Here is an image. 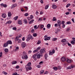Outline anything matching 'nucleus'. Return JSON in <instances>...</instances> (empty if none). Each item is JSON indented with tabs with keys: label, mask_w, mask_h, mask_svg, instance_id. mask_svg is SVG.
<instances>
[{
	"label": "nucleus",
	"mask_w": 75,
	"mask_h": 75,
	"mask_svg": "<svg viewBox=\"0 0 75 75\" xmlns=\"http://www.w3.org/2000/svg\"><path fill=\"white\" fill-rule=\"evenodd\" d=\"M23 56L22 57V59H28V56L27 55V53L25 52H23Z\"/></svg>",
	"instance_id": "nucleus-1"
},
{
	"label": "nucleus",
	"mask_w": 75,
	"mask_h": 75,
	"mask_svg": "<svg viewBox=\"0 0 75 75\" xmlns=\"http://www.w3.org/2000/svg\"><path fill=\"white\" fill-rule=\"evenodd\" d=\"M33 39H34L33 37V36H32L31 35H28V37L26 39V41H28L30 40V39L31 40H33Z\"/></svg>",
	"instance_id": "nucleus-2"
},
{
	"label": "nucleus",
	"mask_w": 75,
	"mask_h": 75,
	"mask_svg": "<svg viewBox=\"0 0 75 75\" xmlns=\"http://www.w3.org/2000/svg\"><path fill=\"white\" fill-rule=\"evenodd\" d=\"M21 45L22 48H24L26 47V44L25 42H22Z\"/></svg>",
	"instance_id": "nucleus-3"
},
{
	"label": "nucleus",
	"mask_w": 75,
	"mask_h": 75,
	"mask_svg": "<svg viewBox=\"0 0 75 75\" xmlns=\"http://www.w3.org/2000/svg\"><path fill=\"white\" fill-rule=\"evenodd\" d=\"M45 52V49H41L40 51V54H44Z\"/></svg>",
	"instance_id": "nucleus-4"
},
{
	"label": "nucleus",
	"mask_w": 75,
	"mask_h": 75,
	"mask_svg": "<svg viewBox=\"0 0 75 75\" xmlns=\"http://www.w3.org/2000/svg\"><path fill=\"white\" fill-rule=\"evenodd\" d=\"M66 61L68 63H71V60L70 59H69L68 58L66 59Z\"/></svg>",
	"instance_id": "nucleus-5"
},
{
	"label": "nucleus",
	"mask_w": 75,
	"mask_h": 75,
	"mask_svg": "<svg viewBox=\"0 0 75 75\" xmlns=\"http://www.w3.org/2000/svg\"><path fill=\"white\" fill-rule=\"evenodd\" d=\"M32 68L30 67H26V69L27 71H28V70H31Z\"/></svg>",
	"instance_id": "nucleus-6"
},
{
	"label": "nucleus",
	"mask_w": 75,
	"mask_h": 75,
	"mask_svg": "<svg viewBox=\"0 0 75 75\" xmlns=\"http://www.w3.org/2000/svg\"><path fill=\"white\" fill-rule=\"evenodd\" d=\"M36 54H35L33 55V58L34 59L35 61H36L37 60V58H36Z\"/></svg>",
	"instance_id": "nucleus-7"
},
{
	"label": "nucleus",
	"mask_w": 75,
	"mask_h": 75,
	"mask_svg": "<svg viewBox=\"0 0 75 75\" xmlns=\"http://www.w3.org/2000/svg\"><path fill=\"white\" fill-rule=\"evenodd\" d=\"M19 49V47H17L13 51H14V52H16V51H17Z\"/></svg>",
	"instance_id": "nucleus-8"
},
{
	"label": "nucleus",
	"mask_w": 75,
	"mask_h": 75,
	"mask_svg": "<svg viewBox=\"0 0 75 75\" xmlns=\"http://www.w3.org/2000/svg\"><path fill=\"white\" fill-rule=\"evenodd\" d=\"M61 59L62 61H63V62H64L66 61V59H65V58L64 57H62Z\"/></svg>",
	"instance_id": "nucleus-9"
},
{
	"label": "nucleus",
	"mask_w": 75,
	"mask_h": 75,
	"mask_svg": "<svg viewBox=\"0 0 75 75\" xmlns=\"http://www.w3.org/2000/svg\"><path fill=\"white\" fill-rule=\"evenodd\" d=\"M48 57V54H47V53H45V59H47V57Z\"/></svg>",
	"instance_id": "nucleus-10"
},
{
	"label": "nucleus",
	"mask_w": 75,
	"mask_h": 75,
	"mask_svg": "<svg viewBox=\"0 0 75 75\" xmlns=\"http://www.w3.org/2000/svg\"><path fill=\"white\" fill-rule=\"evenodd\" d=\"M1 5L2 6H3V7H7V5L5 4H1Z\"/></svg>",
	"instance_id": "nucleus-11"
},
{
	"label": "nucleus",
	"mask_w": 75,
	"mask_h": 75,
	"mask_svg": "<svg viewBox=\"0 0 75 75\" xmlns=\"http://www.w3.org/2000/svg\"><path fill=\"white\" fill-rule=\"evenodd\" d=\"M8 44H12V42L10 40H8L7 41Z\"/></svg>",
	"instance_id": "nucleus-12"
},
{
	"label": "nucleus",
	"mask_w": 75,
	"mask_h": 75,
	"mask_svg": "<svg viewBox=\"0 0 75 75\" xmlns=\"http://www.w3.org/2000/svg\"><path fill=\"white\" fill-rule=\"evenodd\" d=\"M8 44V43L7 42L4 44V47H6L7 46Z\"/></svg>",
	"instance_id": "nucleus-13"
},
{
	"label": "nucleus",
	"mask_w": 75,
	"mask_h": 75,
	"mask_svg": "<svg viewBox=\"0 0 75 75\" xmlns=\"http://www.w3.org/2000/svg\"><path fill=\"white\" fill-rule=\"evenodd\" d=\"M37 58H40L41 57V54H36Z\"/></svg>",
	"instance_id": "nucleus-14"
},
{
	"label": "nucleus",
	"mask_w": 75,
	"mask_h": 75,
	"mask_svg": "<svg viewBox=\"0 0 75 75\" xmlns=\"http://www.w3.org/2000/svg\"><path fill=\"white\" fill-rule=\"evenodd\" d=\"M17 62L16 61H13L12 62V64H17Z\"/></svg>",
	"instance_id": "nucleus-15"
},
{
	"label": "nucleus",
	"mask_w": 75,
	"mask_h": 75,
	"mask_svg": "<svg viewBox=\"0 0 75 75\" xmlns=\"http://www.w3.org/2000/svg\"><path fill=\"white\" fill-rule=\"evenodd\" d=\"M8 17H10V16H11V12H9L8 13Z\"/></svg>",
	"instance_id": "nucleus-16"
},
{
	"label": "nucleus",
	"mask_w": 75,
	"mask_h": 75,
	"mask_svg": "<svg viewBox=\"0 0 75 75\" xmlns=\"http://www.w3.org/2000/svg\"><path fill=\"white\" fill-rule=\"evenodd\" d=\"M57 6L55 5H53L52 6V8H54V9H55V8H57Z\"/></svg>",
	"instance_id": "nucleus-17"
},
{
	"label": "nucleus",
	"mask_w": 75,
	"mask_h": 75,
	"mask_svg": "<svg viewBox=\"0 0 75 75\" xmlns=\"http://www.w3.org/2000/svg\"><path fill=\"white\" fill-rule=\"evenodd\" d=\"M34 19L30 21L29 22V24H32V23L34 22Z\"/></svg>",
	"instance_id": "nucleus-18"
},
{
	"label": "nucleus",
	"mask_w": 75,
	"mask_h": 75,
	"mask_svg": "<svg viewBox=\"0 0 75 75\" xmlns=\"http://www.w3.org/2000/svg\"><path fill=\"white\" fill-rule=\"evenodd\" d=\"M47 28H50V27H51V25L50 24H49L47 25Z\"/></svg>",
	"instance_id": "nucleus-19"
},
{
	"label": "nucleus",
	"mask_w": 75,
	"mask_h": 75,
	"mask_svg": "<svg viewBox=\"0 0 75 75\" xmlns=\"http://www.w3.org/2000/svg\"><path fill=\"white\" fill-rule=\"evenodd\" d=\"M67 40H66V39H64L62 40L61 42H64V43Z\"/></svg>",
	"instance_id": "nucleus-20"
},
{
	"label": "nucleus",
	"mask_w": 75,
	"mask_h": 75,
	"mask_svg": "<svg viewBox=\"0 0 75 75\" xmlns=\"http://www.w3.org/2000/svg\"><path fill=\"white\" fill-rule=\"evenodd\" d=\"M2 16L3 18H6V14L5 13H4L2 15Z\"/></svg>",
	"instance_id": "nucleus-21"
},
{
	"label": "nucleus",
	"mask_w": 75,
	"mask_h": 75,
	"mask_svg": "<svg viewBox=\"0 0 75 75\" xmlns=\"http://www.w3.org/2000/svg\"><path fill=\"white\" fill-rule=\"evenodd\" d=\"M53 69L54 71H57L58 70V68L56 67H54Z\"/></svg>",
	"instance_id": "nucleus-22"
},
{
	"label": "nucleus",
	"mask_w": 75,
	"mask_h": 75,
	"mask_svg": "<svg viewBox=\"0 0 75 75\" xmlns=\"http://www.w3.org/2000/svg\"><path fill=\"white\" fill-rule=\"evenodd\" d=\"M18 38H19V37L18 36H16L15 38V41H18Z\"/></svg>",
	"instance_id": "nucleus-23"
},
{
	"label": "nucleus",
	"mask_w": 75,
	"mask_h": 75,
	"mask_svg": "<svg viewBox=\"0 0 75 75\" xmlns=\"http://www.w3.org/2000/svg\"><path fill=\"white\" fill-rule=\"evenodd\" d=\"M31 65V63L30 62H29L27 64V66L28 67H30Z\"/></svg>",
	"instance_id": "nucleus-24"
},
{
	"label": "nucleus",
	"mask_w": 75,
	"mask_h": 75,
	"mask_svg": "<svg viewBox=\"0 0 75 75\" xmlns=\"http://www.w3.org/2000/svg\"><path fill=\"white\" fill-rule=\"evenodd\" d=\"M71 68H72L71 67V66H70L67 68V69H71Z\"/></svg>",
	"instance_id": "nucleus-25"
},
{
	"label": "nucleus",
	"mask_w": 75,
	"mask_h": 75,
	"mask_svg": "<svg viewBox=\"0 0 75 75\" xmlns=\"http://www.w3.org/2000/svg\"><path fill=\"white\" fill-rule=\"evenodd\" d=\"M60 31V30L59 29H57V31L55 32L56 34H57L58 32H59Z\"/></svg>",
	"instance_id": "nucleus-26"
},
{
	"label": "nucleus",
	"mask_w": 75,
	"mask_h": 75,
	"mask_svg": "<svg viewBox=\"0 0 75 75\" xmlns=\"http://www.w3.org/2000/svg\"><path fill=\"white\" fill-rule=\"evenodd\" d=\"M23 21L25 24H27V21L26 19H25Z\"/></svg>",
	"instance_id": "nucleus-27"
},
{
	"label": "nucleus",
	"mask_w": 75,
	"mask_h": 75,
	"mask_svg": "<svg viewBox=\"0 0 75 75\" xmlns=\"http://www.w3.org/2000/svg\"><path fill=\"white\" fill-rule=\"evenodd\" d=\"M48 7H49V5H47L46 6L45 8V9L47 10V9H48Z\"/></svg>",
	"instance_id": "nucleus-28"
},
{
	"label": "nucleus",
	"mask_w": 75,
	"mask_h": 75,
	"mask_svg": "<svg viewBox=\"0 0 75 75\" xmlns=\"http://www.w3.org/2000/svg\"><path fill=\"white\" fill-rule=\"evenodd\" d=\"M70 31V28H67L66 31L67 32H69Z\"/></svg>",
	"instance_id": "nucleus-29"
},
{
	"label": "nucleus",
	"mask_w": 75,
	"mask_h": 75,
	"mask_svg": "<svg viewBox=\"0 0 75 75\" xmlns=\"http://www.w3.org/2000/svg\"><path fill=\"white\" fill-rule=\"evenodd\" d=\"M50 55H53V53H52V52L50 51H49V54Z\"/></svg>",
	"instance_id": "nucleus-30"
},
{
	"label": "nucleus",
	"mask_w": 75,
	"mask_h": 75,
	"mask_svg": "<svg viewBox=\"0 0 75 75\" xmlns=\"http://www.w3.org/2000/svg\"><path fill=\"white\" fill-rule=\"evenodd\" d=\"M12 22L11 21H8L6 23L8 24H11V23Z\"/></svg>",
	"instance_id": "nucleus-31"
},
{
	"label": "nucleus",
	"mask_w": 75,
	"mask_h": 75,
	"mask_svg": "<svg viewBox=\"0 0 75 75\" xmlns=\"http://www.w3.org/2000/svg\"><path fill=\"white\" fill-rule=\"evenodd\" d=\"M33 36L34 37H36L37 36V35L36 33H35L33 34Z\"/></svg>",
	"instance_id": "nucleus-32"
},
{
	"label": "nucleus",
	"mask_w": 75,
	"mask_h": 75,
	"mask_svg": "<svg viewBox=\"0 0 75 75\" xmlns=\"http://www.w3.org/2000/svg\"><path fill=\"white\" fill-rule=\"evenodd\" d=\"M57 40V38H54L52 39V41H55Z\"/></svg>",
	"instance_id": "nucleus-33"
},
{
	"label": "nucleus",
	"mask_w": 75,
	"mask_h": 75,
	"mask_svg": "<svg viewBox=\"0 0 75 75\" xmlns=\"http://www.w3.org/2000/svg\"><path fill=\"white\" fill-rule=\"evenodd\" d=\"M18 16H17L15 17L14 18V20H17V19H18Z\"/></svg>",
	"instance_id": "nucleus-34"
},
{
	"label": "nucleus",
	"mask_w": 75,
	"mask_h": 75,
	"mask_svg": "<svg viewBox=\"0 0 75 75\" xmlns=\"http://www.w3.org/2000/svg\"><path fill=\"white\" fill-rule=\"evenodd\" d=\"M71 6V4H68L66 5V7L67 8L68 7H69V6Z\"/></svg>",
	"instance_id": "nucleus-35"
},
{
	"label": "nucleus",
	"mask_w": 75,
	"mask_h": 75,
	"mask_svg": "<svg viewBox=\"0 0 75 75\" xmlns=\"http://www.w3.org/2000/svg\"><path fill=\"white\" fill-rule=\"evenodd\" d=\"M4 51L5 52H7L8 51V49H5L4 50Z\"/></svg>",
	"instance_id": "nucleus-36"
},
{
	"label": "nucleus",
	"mask_w": 75,
	"mask_h": 75,
	"mask_svg": "<svg viewBox=\"0 0 75 75\" xmlns=\"http://www.w3.org/2000/svg\"><path fill=\"white\" fill-rule=\"evenodd\" d=\"M67 43H68V41L66 40L64 43H63V45H66Z\"/></svg>",
	"instance_id": "nucleus-37"
},
{
	"label": "nucleus",
	"mask_w": 75,
	"mask_h": 75,
	"mask_svg": "<svg viewBox=\"0 0 75 75\" xmlns=\"http://www.w3.org/2000/svg\"><path fill=\"white\" fill-rule=\"evenodd\" d=\"M19 25H21L22 24V21L21 20L19 21Z\"/></svg>",
	"instance_id": "nucleus-38"
},
{
	"label": "nucleus",
	"mask_w": 75,
	"mask_h": 75,
	"mask_svg": "<svg viewBox=\"0 0 75 75\" xmlns=\"http://www.w3.org/2000/svg\"><path fill=\"white\" fill-rule=\"evenodd\" d=\"M44 28V25H41L40 26V28Z\"/></svg>",
	"instance_id": "nucleus-39"
},
{
	"label": "nucleus",
	"mask_w": 75,
	"mask_h": 75,
	"mask_svg": "<svg viewBox=\"0 0 75 75\" xmlns=\"http://www.w3.org/2000/svg\"><path fill=\"white\" fill-rule=\"evenodd\" d=\"M57 19H56V18L55 17H54L53 18V19H52V21H56Z\"/></svg>",
	"instance_id": "nucleus-40"
},
{
	"label": "nucleus",
	"mask_w": 75,
	"mask_h": 75,
	"mask_svg": "<svg viewBox=\"0 0 75 75\" xmlns=\"http://www.w3.org/2000/svg\"><path fill=\"white\" fill-rule=\"evenodd\" d=\"M13 30H15V31H16V30H17V28H16V27H13V28H12Z\"/></svg>",
	"instance_id": "nucleus-41"
},
{
	"label": "nucleus",
	"mask_w": 75,
	"mask_h": 75,
	"mask_svg": "<svg viewBox=\"0 0 75 75\" xmlns=\"http://www.w3.org/2000/svg\"><path fill=\"white\" fill-rule=\"evenodd\" d=\"M66 24H71V23L70 22L68 21L66 23Z\"/></svg>",
	"instance_id": "nucleus-42"
},
{
	"label": "nucleus",
	"mask_w": 75,
	"mask_h": 75,
	"mask_svg": "<svg viewBox=\"0 0 75 75\" xmlns=\"http://www.w3.org/2000/svg\"><path fill=\"white\" fill-rule=\"evenodd\" d=\"M71 68H75V66L74 65L71 64Z\"/></svg>",
	"instance_id": "nucleus-43"
},
{
	"label": "nucleus",
	"mask_w": 75,
	"mask_h": 75,
	"mask_svg": "<svg viewBox=\"0 0 75 75\" xmlns=\"http://www.w3.org/2000/svg\"><path fill=\"white\" fill-rule=\"evenodd\" d=\"M44 70H41L40 73V74H42L44 73Z\"/></svg>",
	"instance_id": "nucleus-44"
},
{
	"label": "nucleus",
	"mask_w": 75,
	"mask_h": 75,
	"mask_svg": "<svg viewBox=\"0 0 75 75\" xmlns=\"http://www.w3.org/2000/svg\"><path fill=\"white\" fill-rule=\"evenodd\" d=\"M41 43V41L40 40H39L38 41V42H37V44L38 45L39 44H40Z\"/></svg>",
	"instance_id": "nucleus-45"
},
{
	"label": "nucleus",
	"mask_w": 75,
	"mask_h": 75,
	"mask_svg": "<svg viewBox=\"0 0 75 75\" xmlns=\"http://www.w3.org/2000/svg\"><path fill=\"white\" fill-rule=\"evenodd\" d=\"M3 74H4V75H7V72H5L4 71L2 72Z\"/></svg>",
	"instance_id": "nucleus-46"
},
{
	"label": "nucleus",
	"mask_w": 75,
	"mask_h": 75,
	"mask_svg": "<svg viewBox=\"0 0 75 75\" xmlns=\"http://www.w3.org/2000/svg\"><path fill=\"white\" fill-rule=\"evenodd\" d=\"M26 17H27L28 16V13H25L24 15Z\"/></svg>",
	"instance_id": "nucleus-47"
},
{
	"label": "nucleus",
	"mask_w": 75,
	"mask_h": 75,
	"mask_svg": "<svg viewBox=\"0 0 75 75\" xmlns=\"http://www.w3.org/2000/svg\"><path fill=\"white\" fill-rule=\"evenodd\" d=\"M30 19H33L34 18V17L32 15H31L30 16Z\"/></svg>",
	"instance_id": "nucleus-48"
},
{
	"label": "nucleus",
	"mask_w": 75,
	"mask_h": 75,
	"mask_svg": "<svg viewBox=\"0 0 75 75\" xmlns=\"http://www.w3.org/2000/svg\"><path fill=\"white\" fill-rule=\"evenodd\" d=\"M71 44H75L74 41L73 40V41L71 42Z\"/></svg>",
	"instance_id": "nucleus-49"
},
{
	"label": "nucleus",
	"mask_w": 75,
	"mask_h": 75,
	"mask_svg": "<svg viewBox=\"0 0 75 75\" xmlns=\"http://www.w3.org/2000/svg\"><path fill=\"white\" fill-rule=\"evenodd\" d=\"M40 49H41V47H39L37 48V50H38V51L39 50H40Z\"/></svg>",
	"instance_id": "nucleus-50"
},
{
	"label": "nucleus",
	"mask_w": 75,
	"mask_h": 75,
	"mask_svg": "<svg viewBox=\"0 0 75 75\" xmlns=\"http://www.w3.org/2000/svg\"><path fill=\"white\" fill-rule=\"evenodd\" d=\"M31 32L33 33H34V30L33 29H32L31 31Z\"/></svg>",
	"instance_id": "nucleus-51"
},
{
	"label": "nucleus",
	"mask_w": 75,
	"mask_h": 75,
	"mask_svg": "<svg viewBox=\"0 0 75 75\" xmlns=\"http://www.w3.org/2000/svg\"><path fill=\"white\" fill-rule=\"evenodd\" d=\"M52 52L53 54H54V53H55V51L54 49H53Z\"/></svg>",
	"instance_id": "nucleus-52"
},
{
	"label": "nucleus",
	"mask_w": 75,
	"mask_h": 75,
	"mask_svg": "<svg viewBox=\"0 0 75 75\" xmlns=\"http://www.w3.org/2000/svg\"><path fill=\"white\" fill-rule=\"evenodd\" d=\"M2 55L3 54L2 53V52H1L0 53V57H1Z\"/></svg>",
	"instance_id": "nucleus-53"
},
{
	"label": "nucleus",
	"mask_w": 75,
	"mask_h": 75,
	"mask_svg": "<svg viewBox=\"0 0 75 75\" xmlns=\"http://www.w3.org/2000/svg\"><path fill=\"white\" fill-rule=\"evenodd\" d=\"M13 75H19V74H18L17 73H15L14 74H13Z\"/></svg>",
	"instance_id": "nucleus-54"
},
{
	"label": "nucleus",
	"mask_w": 75,
	"mask_h": 75,
	"mask_svg": "<svg viewBox=\"0 0 75 75\" xmlns=\"http://www.w3.org/2000/svg\"><path fill=\"white\" fill-rule=\"evenodd\" d=\"M27 18L28 19V20H29V21H30V20H31L30 18L29 17H28Z\"/></svg>",
	"instance_id": "nucleus-55"
},
{
	"label": "nucleus",
	"mask_w": 75,
	"mask_h": 75,
	"mask_svg": "<svg viewBox=\"0 0 75 75\" xmlns=\"http://www.w3.org/2000/svg\"><path fill=\"white\" fill-rule=\"evenodd\" d=\"M37 51H38V50H36L33 51V53H35V52H37Z\"/></svg>",
	"instance_id": "nucleus-56"
},
{
	"label": "nucleus",
	"mask_w": 75,
	"mask_h": 75,
	"mask_svg": "<svg viewBox=\"0 0 75 75\" xmlns=\"http://www.w3.org/2000/svg\"><path fill=\"white\" fill-rule=\"evenodd\" d=\"M57 23L58 24H59V23H61V21L59 20H58L57 21Z\"/></svg>",
	"instance_id": "nucleus-57"
},
{
	"label": "nucleus",
	"mask_w": 75,
	"mask_h": 75,
	"mask_svg": "<svg viewBox=\"0 0 75 75\" xmlns=\"http://www.w3.org/2000/svg\"><path fill=\"white\" fill-rule=\"evenodd\" d=\"M65 24H63L62 26V28H65Z\"/></svg>",
	"instance_id": "nucleus-58"
},
{
	"label": "nucleus",
	"mask_w": 75,
	"mask_h": 75,
	"mask_svg": "<svg viewBox=\"0 0 75 75\" xmlns=\"http://www.w3.org/2000/svg\"><path fill=\"white\" fill-rule=\"evenodd\" d=\"M72 40H73V41H74V44H75V38H72Z\"/></svg>",
	"instance_id": "nucleus-59"
},
{
	"label": "nucleus",
	"mask_w": 75,
	"mask_h": 75,
	"mask_svg": "<svg viewBox=\"0 0 75 75\" xmlns=\"http://www.w3.org/2000/svg\"><path fill=\"white\" fill-rule=\"evenodd\" d=\"M65 14L66 15H68L69 14V12H67L65 13Z\"/></svg>",
	"instance_id": "nucleus-60"
},
{
	"label": "nucleus",
	"mask_w": 75,
	"mask_h": 75,
	"mask_svg": "<svg viewBox=\"0 0 75 75\" xmlns=\"http://www.w3.org/2000/svg\"><path fill=\"white\" fill-rule=\"evenodd\" d=\"M32 52V51H31L29 50L28 52V54H31V53Z\"/></svg>",
	"instance_id": "nucleus-61"
},
{
	"label": "nucleus",
	"mask_w": 75,
	"mask_h": 75,
	"mask_svg": "<svg viewBox=\"0 0 75 75\" xmlns=\"http://www.w3.org/2000/svg\"><path fill=\"white\" fill-rule=\"evenodd\" d=\"M47 40H50V39L51 38V37H47Z\"/></svg>",
	"instance_id": "nucleus-62"
},
{
	"label": "nucleus",
	"mask_w": 75,
	"mask_h": 75,
	"mask_svg": "<svg viewBox=\"0 0 75 75\" xmlns=\"http://www.w3.org/2000/svg\"><path fill=\"white\" fill-rule=\"evenodd\" d=\"M22 41H24L25 40V38L24 37H23L22 38Z\"/></svg>",
	"instance_id": "nucleus-63"
},
{
	"label": "nucleus",
	"mask_w": 75,
	"mask_h": 75,
	"mask_svg": "<svg viewBox=\"0 0 75 75\" xmlns=\"http://www.w3.org/2000/svg\"><path fill=\"white\" fill-rule=\"evenodd\" d=\"M48 73V71H46L45 72L44 74H47Z\"/></svg>",
	"instance_id": "nucleus-64"
}]
</instances>
